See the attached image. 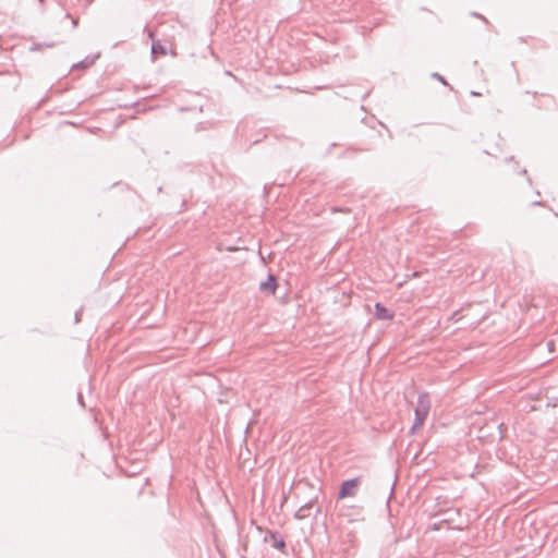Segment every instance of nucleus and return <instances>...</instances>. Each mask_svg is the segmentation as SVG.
Masks as SVG:
<instances>
[{"label": "nucleus", "mask_w": 558, "mask_h": 558, "mask_svg": "<svg viewBox=\"0 0 558 558\" xmlns=\"http://www.w3.org/2000/svg\"><path fill=\"white\" fill-rule=\"evenodd\" d=\"M429 410H430L429 396H428V393L423 392L418 396L417 404L414 410L415 418H414V423L410 429V432L412 434H415L416 430L420 429L424 425V422L429 413Z\"/></svg>", "instance_id": "1"}, {"label": "nucleus", "mask_w": 558, "mask_h": 558, "mask_svg": "<svg viewBox=\"0 0 558 558\" xmlns=\"http://www.w3.org/2000/svg\"><path fill=\"white\" fill-rule=\"evenodd\" d=\"M360 483L359 477L350 478L344 482H342L340 489H339V498L343 499L347 497H353L356 495L357 486Z\"/></svg>", "instance_id": "2"}, {"label": "nucleus", "mask_w": 558, "mask_h": 558, "mask_svg": "<svg viewBox=\"0 0 558 558\" xmlns=\"http://www.w3.org/2000/svg\"><path fill=\"white\" fill-rule=\"evenodd\" d=\"M148 37L151 38V59L155 61L159 56H166L168 50L165 45L161 44L160 40L154 38V33L148 31Z\"/></svg>", "instance_id": "3"}, {"label": "nucleus", "mask_w": 558, "mask_h": 558, "mask_svg": "<svg viewBox=\"0 0 558 558\" xmlns=\"http://www.w3.org/2000/svg\"><path fill=\"white\" fill-rule=\"evenodd\" d=\"M278 287L277 278L275 275L269 274L267 280L259 283V290L267 294H275Z\"/></svg>", "instance_id": "4"}, {"label": "nucleus", "mask_w": 558, "mask_h": 558, "mask_svg": "<svg viewBox=\"0 0 558 558\" xmlns=\"http://www.w3.org/2000/svg\"><path fill=\"white\" fill-rule=\"evenodd\" d=\"M265 541H269L271 546L279 550H283L286 547V542L278 532L270 531L268 537H265Z\"/></svg>", "instance_id": "5"}, {"label": "nucleus", "mask_w": 558, "mask_h": 558, "mask_svg": "<svg viewBox=\"0 0 558 558\" xmlns=\"http://www.w3.org/2000/svg\"><path fill=\"white\" fill-rule=\"evenodd\" d=\"M375 316L378 319L388 320L393 318V313L390 310H388L385 305L377 302L375 304Z\"/></svg>", "instance_id": "6"}, {"label": "nucleus", "mask_w": 558, "mask_h": 558, "mask_svg": "<svg viewBox=\"0 0 558 558\" xmlns=\"http://www.w3.org/2000/svg\"><path fill=\"white\" fill-rule=\"evenodd\" d=\"M315 502H316V499H312V500L305 502L304 505H302L294 514L295 519L302 520V519H305L306 517H308V514H310L308 511L313 508Z\"/></svg>", "instance_id": "7"}, {"label": "nucleus", "mask_w": 558, "mask_h": 558, "mask_svg": "<svg viewBox=\"0 0 558 558\" xmlns=\"http://www.w3.org/2000/svg\"><path fill=\"white\" fill-rule=\"evenodd\" d=\"M99 57V53H97L96 56H94L93 58H89L87 57L85 60L83 61H80L77 64H75L74 66L75 68H81V69H87L88 66H90L95 60Z\"/></svg>", "instance_id": "8"}, {"label": "nucleus", "mask_w": 558, "mask_h": 558, "mask_svg": "<svg viewBox=\"0 0 558 558\" xmlns=\"http://www.w3.org/2000/svg\"><path fill=\"white\" fill-rule=\"evenodd\" d=\"M54 46L53 43L51 44H41V43H35L33 44V46L31 47V50H40L43 49L44 47L46 48H52Z\"/></svg>", "instance_id": "9"}, {"label": "nucleus", "mask_w": 558, "mask_h": 558, "mask_svg": "<svg viewBox=\"0 0 558 558\" xmlns=\"http://www.w3.org/2000/svg\"><path fill=\"white\" fill-rule=\"evenodd\" d=\"M434 78L438 80L440 83H442L444 85H447L448 83L446 82V80L438 73H433L432 75Z\"/></svg>", "instance_id": "10"}, {"label": "nucleus", "mask_w": 558, "mask_h": 558, "mask_svg": "<svg viewBox=\"0 0 558 558\" xmlns=\"http://www.w3.org/2000/svg\"><path fill=\"white\" fill-rule=\"evenodd\" d=\"M81 314H82V310H80L75 313V324L81 322Z\"/></svg>", "instance_id": "11"}, {"label": "nucleus", "mask_w": 558, "mask_h": 558, "mask_svg": "<svg viewBox=\"0 0 558 558\" xmlns=\"http://www.w3.org/2000/svg\"><path fill=\"white\" fill-rule=\"evenodd\" d=\"M472 15H474V16H476V17H478V19L483 20V21H484V22H486V23L488 22V21L486 20V17H485V16H483V15H481V14H478V13H475V12H474V13H472Z\"/></svg>", "instance_id": "12"}, {"label": "nucleus", "mask_w": 558, "mask_h": 558, "mask_svg": "<svg viewBox=\"0 0 558 558\" xmlns=\"http://www.w3.org/2000/svg\"><path fill=\"white\" fill-rule=\"evenodd\" d=\"M78 402L84 407V401L81 392L78 393Z\"/></svg>", "instance_id": "13"}, {"label": "nucleus", "mask_w": 558, "mask_h": 558, "mask_svg": "<svg viewBox=\"0 0 558 558\" xmlns=\"http://www.w3.org/2000/svg\"><path fill=\"white\" fill-rule=\"evenodd\" d=\"M532 205H534V206H535V205H539V206H541V205H543V203H542V202H539V201H535V202H533V203H532Z\"/></svg>", "instance_id": "14"}, {"label": "nucleus", "mask_w": 558, "mask_h": 558, "mask_svg": "<svg viewBox=\"0 0 558 558\" xmlns=\"http://www.w3.org/2000/svg\"><path fill=\"white\" fill-rule=\"evenodd\" d=\"M72 24H73L74 26H76V25H77V21H76V20H72Z\"/></svg>", "instance_id": "15"}, {"label": "nucleus", "mask_w": 558, "mask_h": 558, "mask_svg": "<svg viewBox=\"0 0 558 558\" xmlns=\"http://www.w3.org/2000/svg\"><path fill=\"white\" fill-rule=\"evenodd\" d=\"M520 173H522V174H526V170H525V169H522V170L520 171Z\"/></svg>", "instance_id": "16"}, {"label": "nucleus", "mask_w": 558, "mask_h": 558, "mask_svg": "<svg viewBox=\"0 0 558 558\" xmlns=\"http://www.w3.org/2000/svg\"><path fill=\"white\" fill-rule=\"evenodd\" d=\"M368 95H369V92H366L363 98L367 97Z\"/></svg>", "instance_id": "17"}]
</instances>
